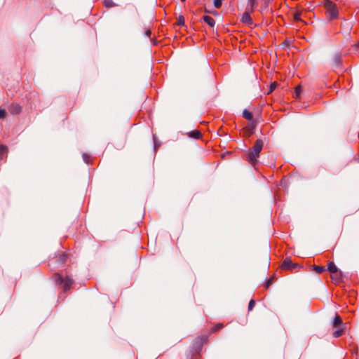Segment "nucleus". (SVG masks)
Here are the masks:
<instances>
[{
  "label": "nucleus",
  "mask_w": 359,
  "mask_h": 359,
  "mask_svg": "<svg viewBox=\"0 0 359 359\" xmlns=\"http://www.w3.org/2000/svg\"><path fill=\"white\" fill-rule=\"evenodd\" d=\"M263 144V141L261 139H258L255 142L252 148L249 150L247 154V160L251 165L255 166L257 163V158L262 150Z\"/></svg>",
  "instance_id": "obj_1"
},
{
  "label": "nucleus",
  "mask_w": 359,
  "mask_h": 359,
  "mask_svg": "<svg viewBox=\"0 0 359 359\" xmlns=\"http://www.w3.org/2000/svg\"><path fill=\"white\" fill-rule=\"evenodd\" d=\"M53 278L54 279L56 284L61 285L63 286L64 292H66L68 290H69L72 283H74L73 279L69 278V276L63 278L61 275L58 273H54Z\"/></svg>",
  "instance_id": "obj_2"
},
{
  "label": "nucleus",
  "mask_w": 359,
  "mask_h": 359,
  "mask_svg": "<svg viewBox=\"0 0 359 359\" xmlns=\"http://www.w3.org/2000/svg\"><path fill=\"white\" fill-rule=\"evenodd\" d=\"M208 342V336L202 335L196 338L192 343V349L196 355H200L203 344Z\"/></svg>",
  "instance_id": "obj_3"
},
{
  "label": "nucleus",
  "mask_w": 359,
  "mask_h": 359,
  "mask_svg": "<svg viewBox=\"0 0 359 359\" xmlns=\"http://www.w3.org/2000/svg\"><path fill=\"white\" fill-rule=\"evenodd\" d=\"M325 8L330 16V20H334L338 16V11L335 4L331 1L327 0L325 3Z\"/></svg>",
  "instance_id": "obj_4"
},
{
  "label": "nucleus",
  "mask_w": 359,
  "mask_h": 359,
  "mask_svg": "<svg viewBox=\"0 0 359 359\" xmlns=\"http://www.w3.org/2000/svg\"><path fill=\"white\" fill-rule=\"evenodd\" d=\"M297 264L292 263L290 257L285 258L282 263V268L286 270H292L297 267Z\"/></svg>",
  "instance_id": "obj_5"
},
{
  "label": "nucleus",
  "mask_w": 359,
  "mask_h": 359,
  "mask_svg": "<svg viewBox=\"0 0 359 359\" xmlns=\"http://www.w3.org/2000/svg\"><path fill=\"white\" fill-rule=\"evenodd\" d=\"M22 107L18 103H12L8 107L9 112L13 115L18 114L21 112Z\"/></svg>",
  "instance_id": "obj_6"
},
{
  "label": "nucleus",
  "mask_w": 359,
  "mask_h": 359,
  "mask_svg": "<svg viewBox=\"0 0 359 359\" xmlns=\"http://www.w3.org/2000/svg\"><path fill=\"white\" fill-rule=\"evenodd\" d=\"M341 66V54L337 53L333 57L332 67L334 68H339Z\"/></svg>",
  "instance_id": "obj_7"
},
{
  "label": "nucleus",
  "mask_w": 359,
  "mask_h": 359,
  "mask_svg": "<svg viewBox=\"0 0 359 359\" xmlns=\"http://www.w3.org/2000/svg\"><path fill=\"white\" fill-rule=\"evenodd\" d=\"M344 325L343 321L341 318L338 315L336 314L335 317L332 321V326L334 328H339L341 327V326Z\"/></svg>",
  "instance_id": "obj_8"
},
{
  "label": "nucleus",
  "mask_w": 359,
  "mask_h": 359,
  "mask_svg": "<svg viewBox=\"0 0 359 359\" xmlns=\"http://www.w3.org/2000/svg\"><path fill=\"white\" fill-rule=\"evenodd\" d=\"M330 275L332 280L336 283H339L342 280V272L340 270L336 271L335 273H332Z\"/></svg>",
  "instance_id": "obj_9"
},
{
  "label": "nucleus",
  "mask_w": 359,
  "mask_h": 359,
  "mask_svg": "<svg viewBox=\"0 0 359 359\" xmlns=\"http://www.w3.org/2000/svg\"><path fill=\"white\" fill-rule=\"evenodd\" d=\"M241 20H242V22L243 23L247 24V25H252V19L250 17V15L249 14L248 12H245L243 14Z\"/></svg>",
  "instance_id": "obj_10"
},
{
  "label": "nucleus",
  "mask_w": 359,
  "mask_h": 359,
  "mask_svg": "<svg viewBox=\"0 0 359 359\" xmlns=\"http://www.w3.org/2000/svg\"><path fill=\"white\" fill-rule=\"evenodd\" d=\"M8 147L6 145L0 144V159L4 160L7 157Z\"/></svg>",
  "instance_id": "obj_11"
},
{
  "label": "nucleus",
  "mask_w": 359,
  "mask_h": 359,
  "mask_svg": "<svg viewBox=\"0 0 359 359\" xmlns=\"http://www.w3.org/2000/svg\"><path fill=\"white\" fill-rule=\"evenodd\" d=\"M203 20L211 27H213L215 25V20L209 15H203Z\"/></svg>",
  "instance_id": "obj_12"
},
{
  "label": "nucleus",
  "mask_w": 359,
  "mask_h": 359,
  "mask_svg": "<svg viewBox=\"0 0 359 359\" xmlns=\"http://www.w3.org/2000/svg\"><path fill=\"white\" fill-rule=\"evenodd\" d=\"M243 116L249 121H253V115L252 113L248 111V109H244L243 111Z\"/></svg>",
  "instance_id": "obj_13"
},
{
  "label": "nucleus",
  "mask_w": 359,
  "mask_h": 359,
  "mask_svg": "<svg viewBox=\"0 0 359 359\" xmlns=\"http://www.w3.org/2000/svg\"><path fill=\"white\" fill-rule=\"evenodd\" d=\"M327 270L330 271V273H335L336 271H339V269L337 267V266L334 264V262H329L327 264Z\"/></svg>",
  "instance_id": "obj_14"
},
{
  "label": "nucleus",
  "mask_w": 359,
  "mask_h": 359,
  "mask_svg": "<svg viewBox=\"0 0 359 359\" xmlns=\"http://www.w3.org/2000/svg\"><path fill=\"white\" fill-rule=\"evenodd\" d=\"M104 5L107 8H111L117 6L113 0H104Z\"/></svg>",
  "instance_id": "obj_15"
},
{
  "label": "nucleus",
  "mask_w": 359,
  "mask_h": 359,
  "mask_svg": "<svg viewBox=\"0 0 359 359\" xmlns=\"http://www.w3.org/2000/svg\"><path fill=\"white\" fill-rule=\"evenodd\" d=\"M153 140H154V149L156 151L157 149L161 146V142H159L156 138V135H153Z\"/></svg>",
  "instance_id": "obj_16"
},
{
  "label": "nucleus",
  "mask_w": 359,
  "mask_h": 359,
  "mask_svg": "<svg viewBox=\"0 0 359 359\" xmlns=\"http://www.w3.org/2000/svg\"><path fill=\"white\" fill-rule=\"evenodd\" d=\"M344 330L341 327L337 328V330L333 332V336L335 338H338L343 334Z\"/></svg>",
  "instance_id": "obj_17"
},
{
  "label": "nucleus",
  "mask_w": 359,
  "mask_h": 359,
  "mask_svg": "<svg viewBox=\"0 0 359 359\" xmlns=\"http://www.w3.org/2000/svg\"><path fill=\"white\" fill-rule=\"evenodd\" d=\"M189 136L198 139L201 137V133L198 130H192L189 133Z\"/></svg>",
  "instance_id": "obj_18"
},
{
  "label": "nucleus",
  "mask_w": 359,
  "mask_h": 359,
  "mask_svg": "<svg viewBox=\"0 0 359 359\" xmlns=\"http://www.w3.org/2000/svg\"><path fill=\"white\" fill-rule=\"evenodd\" d=\"M313 269L318 273H321L325 271V268L324 266H320L316 265L313 266Z\"/></svg>",
  "instance_id": "obj_19"
},
{
  "label": "nucleus",
  "mask_w": 359,
  "mask_h": 359,
  "mask_svg": "<svg viewBox=\"0 0 359 359\" xmlns=\"http://www.w3.org/2000/svg\"><path fill=\"white\" fill-rule=\"evenodd\" d=\"M185 20L183 15H180L177 20V25L179 26L184 25Z\"/></svg>",
  "instance_id": "obj_20"
},
{
  "label": "nucleus",
  "mask_w": 359,
  "mask_h": 359,
  "mask_svg": "<svg viewBox=\"0 0 359 359\" xmlns=\"http://www.w3.org/2000/svg\"><path fill=\"white\" fill-rule=\"evenodd\" d=\"M249 5L251 7V11H253L254 8L257 6V0H248Z\"/></svg>",
  "instance_id": "obj_21"
},
{
  "label": "nucleus",
  "mask_w": 359,
  "mask_h": 359,
  "mask_svg": "<svg viewBox=\"0 0 359 359\" xmlns=\"http://www.w3.org/2000/svg\"><path fill=\"white\" fill-rule=\"evenodd\" d=\"M302 93V88L300 86H297L294 90L295 97L296 98L299 97L300 96V94Z\"/></svg>",
  "instance_id": "obj_22"
},
{
  "label": "nucleus",
  "mask_w": 359,
  "mask_h": 359,
  "mask_svg": "<svg viewBox=\"0 0 359 359\" xmlns=\"http://www.w3.org/2000/svg\"><path fill=\"white\" fill-rule=\"evenodd\" d=\"M223 327V325L222 323H219L215 327L211 328V332H217L219 330Z\"/></svg>",
  "instance_id": "obj_23"
},
{
  "label": "nucleus",
  "mask_w": 359,
  "mask_h": 359,
  "mask_svg": "<svg viewBox=\"0 0 359 359\" xmlns=\"http://www.w3.org/2000/svg\"><path fill=\"white\" fill-rule=\"evenodd\" d=\"M222 0H214V6L216 8H219L222 6Z\"/></svg>",
  "instance_id": "obj_24"
},
{
  "label": "nucleus",
  "mask_w": 359,
  "mask_h": 359,
  "mask_svg": "<svg viewBox=\"0 0 359 359\" xmlns=\"http://www.w3.org/2000/svg\"><path fill=\"white\" fill-rule=\"evenodd\" d=\"M255 305V301L253 299H251L248 304V310L252 311Z\"/></svg>",
  "instance_id": "obj_25"
},
{
  "label": "nucleus",
  "mask_w": 359,
  "mask_h": 359,
  "mask_svg": "<svg viewBox=\"0 0 359 359\" xmlns=\"http://www.w3.org/2000/svg\"><path fill=\"white\" fill-rule=\"evenodd\" d=\"M82 156H83V161L86 164H88L89 163L90 156L88 154H83Z\"/></svg>",
  "instance_id": "obj_26"
},
{
  "label": "nucleus",
  "mask_w": 359,
  "mask_h": 359,
  "mask_svg": "<svg viewBox=\"0 0 359 359\" xmlns=\"http://www.w3.org/2000/svg\"><path fill=\"white\" fill-rule=\"evenodd\" d=\"M294 19L295 21H300L301 20V14L299 12H296L294 15Z\"/></svg>",
  "instance_id": "obj_27"
},
{
  "label": "nucleus",
  "mask_w": 359,
  "mask_h": 359,
  "mask_svg": "<svg viewBox=\"0 0 359 359\" xmlns=\"http://www.w3.org/2000/svg\"><path fill=\"white\" fill-rule=\"evenodd\" d=\"M6 115V111L4 109L0 108V118H4Z\"/></svg>",
  "instance_id": "obj_28"
},
{
  "label": "nucleus",
  "mask_w": 359,
  "mask_h": 359,
  "mask_svg": "<svg viewBox=\"0 0 359 359\" xmlns=\"http://www.w3.org/2000/svg\"><path fill=\"white\" fill-rule=\"evenodd\" d=\"M272 283L273 280L271 278L268 279L264 284V287L268 288L272 284Z\"/></svg>",
  "instance_id": "obj_29"
},
{
  "label": "nucleus",
  "mask_w": 359,
  "mask_h": 359,
  "mask_svg": "<svg viewBox=\"0 0 359 359\" xmlns=\"http://www.w3.org/2000/svg\"><path fill=\"white\" fill-rule=\"evenodd\" d=\"M59 260L61 262V264H63L65 262V260H66V255H62L60 257Z\"/></svg>",
  "instance_id": "obj_30"
},
{
  "label": "nucleus",
  "mask_w": 359,
  "mask_h": 359,
  "mask_svg": "<svg viewBox=\"0 0 359 359\" xmlns=\"http://www.w3.org/2000/svg\"><path fill=\"white\" fill-rule=\"evenodd\" d=\"M144 34L145 36H147V37L150 38L151 37V32L150 29H147L144 32Z\"/></svg>",
  "instance_id": "obj_31"
},
{
  "label": "nucleus",
  "mask_w": 359,
  "mask_h": 359,
  "mask_svg": "<svg viewBox=\"0 0 359 359\" xmlns=\"http://www.w3.org/2000/svg\"><path fill=\"white\" fill-rule=\"evenodd\" d=\"M276 87V85L274 83L271 85L269 93H271Z\"/></svg>",
  "instance_id": "obj_32"
},
{
  "label": "nucleus",
  "mask_w": 359,
  "mask_h": 359,
  "mask_svg": "<svg viewBox=\"0 0 359 359\" xmlns=\"http://www.w3.org/2000/svg\"><path fill=\"white\" fill-rule=\"evenodd\" d=\"M186 0H181V1L184 2Z\"/></svg>",
  "instance_id": "obj_33"
},
{
  "label": "nucleus",
  "mask_w": 359,
  "mask_h": 359,
  "mask_svg": "<svg viewBox=\"0 0 359 359\" xmlns=\"http://www.w3.org/2000/svg\"><path fill=\"white\" fill-rule=\"evenodd\" d=\"M358 46H359V42H358Z\"/></svg>",
  "instance_id": "obj_34"
}]
</instances>
